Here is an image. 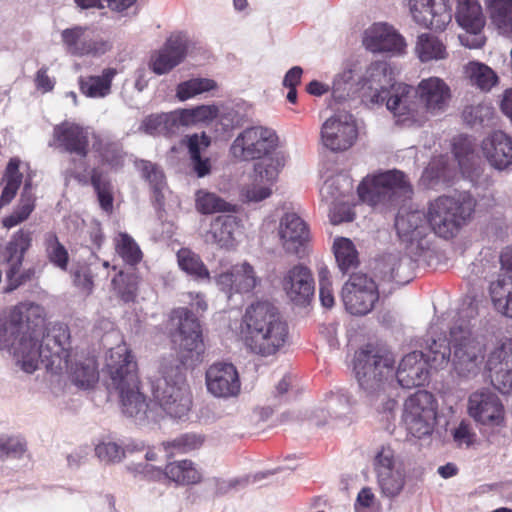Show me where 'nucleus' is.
Wrapping results in <instances>:
<instances>
[{
	"mask_svg": "<svg viewBox=\"0 0 512 512\" xmlns=\"http://www.w3.org/2000/svg\"><path fill=\"white\" fill-rule=\"evenodd\" d=\"M43 309L24 302L0 312V349L12 353L27 373H33L39 364L34 335H42Z\"/></svg>",
	"mask_w": 512,
	"mask_h": 512,
	"instance_id": "obj_1",
	"label": "nucleus"
},
{
	"mask_svg": "<svg viewBox=\"0 0 512 512\" xmlns=\"http://www.w3.org/2000/svg\"><path fill=\"white\" fill-rule=\"evenodd\" d=\"M239 334L251 352L267 357L285 345L289 332L276 306L269 301H256L246 308Z\"/></svg>",
	"mask_w": 512,
	"mask_h": 512,
	"instance_id": "obj_2",
	"label": "nucleus"
},
{
	"mask_svg": "<svg viewBox=\"0 0 512 512\" xmlns=\"http://www.w3.org/2000/svg\"><path fill=\"white\" fill-rule=\"evenodd\" d=\"M106 368L108 388L118 392L123 413L130 417H145L148 404L139 390L137 365L130 351L125 346L111 349Z\"/></svg>",
	"mask_w": 512,
	"mask_h": 512,
	"instance_id": "obj_3",
	"label": "nucleus"
},
{
	"mask_svg": "<svg viewBox=\"0 0 512 512\" xmlns=\"http://www.w3.org/2000/svg\"><path fill=\"white\" fill-rule=\"evenodd\" d=\"M475 208L476 200L470 193L440 196L430 202L426 218L436 235L450 239L472 219Z\"/></svg>",
	"mask_w": 512,
	"mask_h": 512,
	"instance_id": "obj_4",
	"label": "nucleus"
},
{
	"mask_svg": "<svg viewBox=\"0 0 512 512\" xmlns=\"http://www.w3.org/2000/svg\"><path fill=\"white\" fill-rule=\"evenodd\" d=\"M450 344L451 363L456 376L464 381L476 378L485 363V345L473 335L467 324L450 329Z\"/></svg>",
	"mask_w": 512,
	"mask_h": 512,
	"instance_id": "obj_5",
	"label": "nucleus"
},
{
	"mask_svg": "<svg viewBox=\"0 0 512 512\" xmlns=\"http://www.w3.org/2000/svg\"><path fill=\"white\" fill-rule=\"evenodd\" d=\"M395 359L390 352L367 346L354 355V372L359 386L367 394L382 391L392 377Z\"/></svg>",
	"mask_w": 512,
	"mask_h": 512,
	"instance_id": "obj_6",
	"label": "nucleus"
},
{
	"mask_svg": "<svg viewBox=\"0 0 512 512\" xmlns=\"http://www.w3.org/2000/svg\"><path fill=\"white\" fill-rule=\"evenodd\" d=\"M411 192L405 175L396 170L366 177L358 186L360 199L371 206H395Z\"/></svg>",
	"mask_w": 512,
	"mask_h": 512,
	"instance_id": "obj_7",
	"label": "nucleus"
},
{
	"mask_svg": "<svg viewBox=\"0 0 512 512\" xmlns=\"http://www.w3.org/2000/svg\"><path fill=\"white\" fill-rule=\"evenodd\" d=\"M53 136L65 152L78 156V159H71L68 173L80 184L87 185L89 183L86 174L88 168L86 157L89 154L88 131L79 124L64 121L54 127Z\"/></svg>",
	"mask_w": 512,
	"mask_h": 512,
	"instance_id": "obj_8",
	"label": "nucleus"
},
{
	"mask_svg": "<svg viewBox=\"0 0 512 512\" xmlns=\"http://www.w3.org/2000/svg\"><path fill=\"white\" fill-rule=\"evenodd\" d=\"M415 88L404 84L396 83L391 85L390 89H384L380 93L371 96V102L374 104H386L387 109L393 113L399 122L407 125L425 122L426 117L421 111Z\"/></svg>",
	"mask_w": 512,
	"mask_h": 512,
	"instance_id": "obj_9",
	"label": "nucleus"
},
{
	"mask_svg": "<svg viewBox=\"0 0 512 512\" xmlns=\"http://www.w3.org/2000/svg\"><path fill=\"white\" fill-rule=\"evenodd\" d=\"M45 320L43 319L42 335H34L36 353L39 352V362L47 369L62 370L68 368L70 356V331L65 324L53 325L45 334Z\"/></svg>",
	"mask_w": 512,
	"mask_h": 512,
	"instance_id": "obj_10",
	"label": "nucleus"
},
{
	"mask_svg": "<svg viewBox=\"0 0 512 512\" xmlns=\"http://www.w3.org/2000/svg\"><path fill=\"white\" fill-rule=\"evenodd\" d=\"M372 465L381 495L389 499L399 496L405 487L406 473L395 451L390 446H381Z\"/></svg>",
	"mask_w": 512,
	"mask_h": 512,
	"instance_id": "obj_11",
	"label": "nucleus"
},
{
	"mask_svg": "<svg viewBox=\"0 0 512 512\" xmlns=\"http://www.w3.org/2000/svg\"><path fill=\"white\" fill-rule=\"evenodd\" d=\"M32 242L31 232L20 230L8 242L5 252L6 291H12L30 281L35 274L33 268L22 270V262Z\"/></svg>",
	"mask_w": 512,
	"mask_h": 512,
	"instance_id": "obj_12",
	"label": "nucleus"
},
{
	"mask_svg": "<svg viewBox=\"0 0 512 512\" xmlns=\"http://www.w3.org/2000/svg\"><path fill=\"white\" fill-rule=\"evenodd\" d=\"M173 314L179 319L178 330L173 336V341L178 345L182 364H186L189 360H198L204 352L199 321L187 308H178Z\"/></svg>",
	"mask_w": 512,
	"mask_h": 512,
	"instance_id": "obj_13",
	"label": "nucleus"
},
{
	"mask_svg": "<svg viewBox=\"0 0 512 512\" xmlns=\"http://www.w3.org/2000/svg\"><path fill=\"white\" fill-rule=\"evenodd\" d=\"M379 298L377 286L365 274H353L342 288V300L352 315H366Z\"/></svg>",
	"mask_w": 512,
	"mask_h": 512,
	"instance_id": "obj_14",
	"label": "nucleus"
},
{
	"mask_svg": "<svg viewBox=\"0 0 512 512\" xmlns=\"http://www.w3.org/2000/svg\"><path fill=\"white\" fill-rule=\"evenodd\" d=\"M276 140V134L270 129L249 127L235 138L230 151L241 160L260 159L274 149Z\"/></svg>",
	"mask_w": 512,
	"mask_h": 512,
	"instance_id": "obj_15",
	"label": "nucleus"
},
{
	"mask_svg": "<svg viewBox=\"0 0 512 512\" xmlns=\"http://www.w3.org/2000/svg\"><path fill=\"white\" fill-rule=\"evenodd\" d=\"M152 393L155 400H164L169 394L174 395L181 409L192 404L189 387L179 365H161L160 376L152 383Z\"/></svg>",
	"mask_w": 512,
	"mask_h": 512,
	"instance_id": "obj_16",
	"label": "nucleus"
},
{
	"mask_svg": "<svg viewBox=\"0 0 512 512\" xmlns=\"http://www.w3.org/2000/svg\"><path fill=\"white\" fill-rule=\"evenodd\" d=\"M281 166L283 163L279 157L264 158L255 163L252 182L241 189L242 199L245 202H260L268 198Z\"/></svg>",
	"mask_w": 512,
	"mask_h": 512,
	"instance_id": "obj_17",
	"label": "nucleus"
},
{
	"mask_svg": "<svg viewBox=\"0 0 512 512\" xmlns=\"http://www.w3.org/2000/svg\"><path fill=\"white\" fill-rule=\"evenodd\" d=\"M357 138V128L353 116L347 112L327 119L321 128V141L331 151L349 149Z\"/></svg>",
	"mask_w": 512,
	"mask_h": 512,
	"instance_id": "obj_18",
	"label": "nucleus"
},
{
	"mask_svg": "<svg viewBox=\"0 0 512 512\" xmlns=\"http://www.w3.org/2000/svg\"><path fill=\"white\" fill-rule=\"evenodd\" d=\"M415 93L421 111L433 116L445 112L452 97L448 84L435 76L422 79L415 88Z\"/></svg>",
	"mask_w": 512,
	"mask_h": 512,
	"instance_id": "obj_19",
	"label": "nucleus"
},
{
	"mask_svg": "<svg viewBox=\"0 0 512 512\" xmlns=\"http://www.w3.org/2000/svg\"><path fill=\"white\" fill-rule=\"evenodd\" d=\"M426 215L421 211L399 213L395 219V228L402 242L415 251L429 248V226Z\"/></svg>",
	"mask_w": 512,
	"mask_h": 512,
	"instance_id": "obj_20",
	"label": "nucleus"
},
{
	"mask_svg": "<svg viewBox=\"0 0 512 512\" xmlns=\"http://www.w3.org/2000/svg\"><path fill=\"white\" fill-rule=\"evenodd\" d=\"M492 385L503 394L512 391V339L495 347L485 363Z\"/></svg>",
	"mask_w": 512,
	"mask_h": 512,
	"instance_id": "obj_21",
	"label": "nucleus"
},
{
	"mask_svg": "<svg viewBox=\"0 0 512 512\" xmlns=\"http://www.w3.org/2000/svg\"><path fill=\"white\" fill-rule=\"evenodd\" d=\"M468 411L475 421L483 425L504 424V407L499 397L489 390L472 393L468 400Z\"/></svg>",
	"mask_w": 512,
	"mask_h": 512,
	"instance_id": "obj_22",
	"label": "nucleus"
},
{
	"mask_svg": "<svg viewBox=\"0 0 512 512\" xmlns=\"http://www.w3.org/2000/svg\"><path fill=\"white\" fill-rule=\"evenodd\" d=\"M88 27L76 25L61 32V40L68 54L73 56H98L112 47L109 41L102 38H88Z\"/></svg>",
	"mask_w": 512,
	"mask_h": 512,
	"instance_id": "obj_23",
	"label": "nucleus"
},
{
	"mask_svg": "<svg viewBox=\"0 0 512 512\" xmlns=\"http://www.w3.org/2000/svg\"><path fill=\"white\" fill-rule=\"evenodd\" d=\"M206 386L215 397L236 396L241 387L236 367L226 362L214 363L206 371Z\"/></svg>",
	"mask_w": 512,
	"mask_h": 512,
	"instance_id": "obj_24",
	"label": "nucleus"
},
{
	"mask_svg": "<svg viewBox=\"0 0 512 512\" xmlns=\"http://www.w3.org/2000/svg\"><path fill=\"white\" fill-rule=\"evenodd\" d=\"M260 282L252 265L248 262L233 265L229 270L216 277L218 287L228 297L233 293H249Z\"/></svg>",
	"mask_w": 512,
	"mask_h": 512,
	"instance_id": "obj_25",
	"label": "nucleus"
},
{
	"mask_svg": "<svg viewBox=\"0 0 512 512\" xmlns=\"http://www.w3.org/2000/svg\"><path fill=\"white\" fill-rule=\"evenodd\" d=\"M413 19L426 28L443 30L451 22L450 9L442 1L409 0Z\"/></svg>",
	"mask_w": 512,
	"mask_h": 512,
	"instance_id": "obj_26",
	"label": "nucleus"
},
{
	"mask_svg": "<svg viewBox=\"0 0 512 512\" xmlns=\"http://www.w3.org/2000/svg\"><path fill=\"white\" fill-rule=\"evenodd\" d=\"M282 286L288 298L297 305L309 303L315 291L311 271L301 264L295 265L286 272Z\"/></svg>",
	"mask_w": 512,
	"mask_h": 512,
	"instance_id": "obj_27",
	"label": "nucleus"
},
{
	"mask_svg": "<svg viewBox=\"0 0 512 512\" xmlns=\"http://www.w3.org/2000/svg\"><path fill=\"white\" fill-rule=\"evenodd\" d=\"M187 43L181 35H171L162 48L151 54L149 67L157 75L166 74L185 58Z\"/></svg>",
	"mask_w": 512,
	"mask_h": 512,
	"instance_id": "obj_28",
	"label": "nucleus"
},
{
	"mask_svg": "<svg viewBox=\"0 0 512 512\" xmlns=\"http://www.w3.org/2000/svg\"><path fill=\"white\" fill-rule=\"evenodd\" d=\"M279 234L284 249L299 255L309 241L310 233L306 222L296 213H286L280 221Z\"/></svg>",
	"mask_w": 512,
	"mask_h": 512,
	"instance_id": "obj_29",
	"label": "nucleus"
},
{
	"mask_svg": "<svg viewBox=\"0 0 512 512\" xmlns=\"http://www.w3.org/2000/svg\"><path fill=\"white\" fill-rule=\"evenodd\" d=\"M363 43L371 52H391L400 54L406 43L404 38L387 24H375L365 33Z\"/></svg>",
	"mask_w": 512,
	"mask_h": 512,
	"instance_id": "obj_30",
	"label": "nucleus"
},
{
	"mask_svg": "<svg viewBox=\"0 0 512 512\" xmlns=\"http://www.w3.org/2000/svg\"><path fill=\"white\" fill-rule=\"evenodd\" d=\"M428 366L423 352L413 351L405 355L395 373L399 385L406 389L424 385L429 376Z\"/></svg>",
	"mask_w": 512,
	"mask_h": 512,
	"instance_id": "obj_31",
	"label": "nucleus"
},
{
	"mask_svg": "<svg viewBox=\"0 0 512 512\" xmlns=\"http://www.w3.org/2000/svg\"><path fill=\"white\" fill-rule=\"evenodd\" d=\"M482 151L488 162L498 170L512 164V140L502 131H495L485 138Z\"/></svg>",
	"mask_w": 512,
	"mask_h": 512,
	"instance_id": "obj_32",
	"label": "nucleus"
},
{
	"mask_svg": "<svg viewBox=\"0 0 512 512\" xmlns=\"http://www.w3.org/2000/svg\"><path fill=\"white\" fill-rule=\"evenodd\" d=\"M238 227L236 217L217 216L211 220L209 229L203 234L205 243L230 249L235 244L234 233Z\"/></svg>",
	"mask_w": 512,
	"mask_h": 512,
	"instance_id": "obj_33",
	"label": "nucleus"
},
{
	"mask_svg": "<svg viewBox=\"0 0 512 512\" xmlns=\"http://www.w3.org/2000/svg\"><path fill=\"white\" fill-rule=\"evenodd\" d=\"M455 18L471 34H479L485 25V17L478 0H458Z\"/></svg>",
	"mask_w": 512,
	"mask_h": 512,
	"instance_id": "obj_34",
	"label": "nucleus"
},
{
	"mask_svg": "<svg viewBox=\"0 0 512 512\" xmlns=\"http://www.w3.org/2000/svg\"><path fill=\"white\" fill-rule=\"evenodd\" d=\"M489 294L495 310L512 319V276L499 275L490 283Z\"/></svg>",
	"mask_w": 512,
	"mask_h": 512,
	"instance_id": "obj_35",
	"label": "nucleus"
},
{
	"mask_svg": "<svg viewBox=\"0 0 512 512\" xmlns=\"http://www.w3.org/2000/svg\"><path fill=\"white\" fill-rule=\"evenodd\" d=\"M117 73L115 68H105L99 76H81L80 91L90 98H104L111 93L112 81Z\"/></svg>",
	"mask_w": 512,
	"mask_h": 512,
	"instance_id": "obj_36",
	"label": "nucleus"
},
{
	"mask_svg": "<svg viewBox=\"0 0 512 512\" xmlns=\"http://www.w3.org/2000/svg\"><path fill=\"white\" fill-rule=\"evenodd\" d=\"M186 143L193 171L198 177H204L210 174V159L208 157L201 156V153L204 152L211 144L210 137L205 133H202L201 135L193 134L187 137Z\"/></svg>",
	"mask_w": 512,
	"mask_h": 512,
	"instance_id": "obj_37",
	"label": "nucleus"
},
{
	"mask_svg": "<svg viewBox=\"0 0 512 512\" xmlns=\"http://www.w3.org/2000/svg\"><path fill=\"white\" fill-rule=\"evenodd\" d=\"M392 70L387 62L376 61L369 65L363 77V87L370 90V97L384 89H390L392 83Z\"/></svg>",
	"mask_w": 512,
	"mask_h": 512,
	"instance_id": "obj_38",
	"label": "nucleus"
},
{
	"mask_svg": "<svg viewBox=\"0 0 512 512\" xmlns=\"http://www.w3.org/2000/svg\"><path fill=\"white\" fill-rule=\"evenodd\" d=\"M415 53L423 63L444 60L449 55L443 41L431 33H422L417 37Z\"/></svg>",
	"mask_w": 512,
	"mask_h": 512,
	"instance_id": "obj_39",
	"label": "nucleus"
},
{
	"mask_svg": "<svg viewBox=\"0 0 512 512\" xmlns=\"http://www.w3.org/2000/svg\"><path fill=\"white\" fill-rule=\"evenodd\" d=\"M453 153L464 174H476L480 159L475 152V143L470 137L461 135L455 138Z\"/></svg>",
	"mask_w": 512,
	"mask_h": 512,
	"instance_id": "obj_40",
	"label": "nucleus"
},
{
	"mask_svg": "<svg viewBox=\"0 0 512 512\" xmlns=\"http://www.w3.org/2000/svg\"><path fill=\"white\" fill-rule=\"evenodd\" d=\"M35 200L36 197L32 192L31 182L27 180L24 184L18 205L10 215L3 218V226L10 229L27 220L35 208Z\"/></svg>",
	"mask_w": 512,
	"mask_h": 512,
	"instance_id": "obj_41",
	"label": "nucleus"
},
{
	"mask_svg": "<svg viewBox=\"0 0 512 512\" xmlns=\"http://www.w3.org/2000/svg\"><path fill=\"white\" fill-rule=\"evenodd\" d=\"M42 247L49 263L62 271L67 270L69 253L67 248L60 242L56 232L48 231L43 234Z\"/></svg>",
	"mask_w": 512,
	"mask_h": 512,
	"instance_id": "obj_42",
	"label": "nucleus"
},
{
	"mask_svg": "<svg viewBox=\"0 0 512 512\" xmlns=\"http://www.w3.org/2000/svg\"><path fill=\"white\" fill-rule=\"evenodd\" d=\"M195 208L204 215L237 211L235 204L205 189H199L195 192Z\"/></svg>",
	"mask_w": 512,
	"mask_h": 512,
	"instance_id": "obj_43",
	"label": "nucleus"
},
{
	"mask_svg": "<svg viewBox=\"0 0 512 512\" xmlns=\"http://www.w3.org/2000/svg\"><path fill=\"white\" fill-rule=\"evenodd\" d=\"M465 77L472 86L482 91H490L498 82L497 74L486 64L471 61L464 67Z\"/></svg>",
	"mask_w": 512,
	"mask_h": 512,
	"instance_id": "obj_44",
	"label": "nucleus"
},
{
	"mask_svg": "<svg viewBox=\"0 0 512 512\" xmlns=\"http://www.w3.org/2000/svg\"><path fill=\"white\" fill-rule=\"evenodd\" d=\"M486 6L493 24L512 37V0H486Z\"/></svg>",
	"mask_w": 512,
	"mask_h": 512,
	"instance_id": "obj_45",
	"label": "nucleus"
},
{
	"mask_svg": "<svg viewBox=\"0 0 512 512\" xmlns=\"http://www.w3.org/2000/svg\"><path fill=\"white\" fill-rule=\"evenodd\" d=\"M165 475L177 484H196L201 480L200 472L190 460L170 462L165 467Z\"/></svg>",
	"mask_w": 512,
	"mask_h": 512,
	"instance_id": "obj_46",
	"label": "nucleus"
},
{
	"mask_svg": "<svg viewBox=\"0 0 512 512\" xmlns=\"http://www.w3.org/2000/svg\"><path fill=\"white\" fill-rule=\"evenodd\" d=\"M70 377L79 388H92L99 380V373L94 359L87 358L84 361L75 362L71 367Z\"/></svg>",
	"mask_w": 512,
	"mask_h": 512,
	"instance_id": "obj_47",
	"label": "nucleus"
},
{
	"mask_svg": "<svg viewBox=\"0 0 512 512\" xmlns=\"http://www.w3.org/2000/svg\"><path fill=\"white\" fill-rule=\"evenodd\" d=\"M335 258L340 270L344 273L359 264L358 252L353 242L344 237L336 238L333 243Z\"/></svg>",
	"mask_w": 512,
	"mask_h": 512,
	"instance_id": "obj_48",
	"label": "nucleus"
},
{
	"mask_svg": "<svg viewBox=\"0 0 512 512\" xmlns=\"http://www.w3.org/2000/svg\"><path fill=\"white\" fill-rule=\"evenodd\" d=\"M437 414V404L432 393L419 390L411 395L404 404V414Z\"/></svg>",
	"mask_w": 512,
	"mask_h": 512,
	"instance_id": "obj_49",
	"label": "nucleus"
},
{
	"mask_svg": "<svg viewBox=\"0 0 512 512\" xmlns=\"http://www.w3.org/2000/svg\"><path fill=\"white\" fill-rule=\"evenodd\" d=\"M20 160L12 158L8 162L3 176L5 186L3 188L0 203L2 205L9 204L15 197L23 179V175L19 172Z\"/></svg>",
	"mask_w": 512,
	"mask_h": 512,
	"instance_id": "obj_50",
	"label": "nucleus"
},
{
	"mask_svg": "<svg viewBox=\"0 0 512 512\" xmlns=\"http://www.w3.org/2000/svg\"><path fill=\"white\" fill-rule=\"evenodd\" d=\"M452 354V345L446 343L445 339H431L428 343L426 353H423L424 360L430 368L442 369L449 363Z\"/></svg>",
	"mask_w": 512,
	"mask_h": 512,
	"instance_id": "obj_51",
	"label": "nucleus"
},
{
	"mask_svg": "<svg viewBox=\"0 0 512 512\" xmlns=\"http://www.w3.org/2000/svg\"><path fill=\"white\" fill-rule=\"evenodd\" d=\"M94 148L99 153L103 162L111 167H121L124 163L125 152L119 141L104 140L101 137H94Z\"/></svg>",
	"mask_w": 512,
	"mask_h": 512,
	"instance_id": "obj_52",
	"label": "nucleus"
},
{
	"mask_svg": "<svg viewBox=\"0 0 512 512\" xmlns=\"http://www.w3.org/2000/svg\"><path fill=\"white\" fill-rule=\"evenodd\" d=\"M204 436L196 433L182 434L172 441L163 443L168 457L171 458L176 454H185L193 450L199 449L204 443Z\"/></svg>",
	"mask_w": 512,
	"mask_h": 512,
	"instance_id": "obj_53",
	"label": "nucleus"
},
{
	"mask_svg": "<svg viewBox=\"0 0 512 512\" xmlns=\"http://www.w3.org/2000/svg\"><path fill=\"white\" fill-rule=\"evenodd\" d=\"M117 296L125 303L133 302L137 297L138 277L134 273L119 272L111 282Z\"/></svg>",
	"mask_w": 512,
	"mask_h": 512,
	"instance_id": "obj_54",
	"label": "nucleus"
},
{
	"mask_svg": "<svg viewBox=\"0 0 512 512\" xmlns=\"http://www.w3.org/2000/svg\"><path fill=\"white\" fill-rule=\"evenodd\" d=\"M178 264L187 274L196 279H209L210 274L200 256L189 249H181L177 253Z\"/></svg>",
	"mask_w": 512,
	"mask_h": 512,
	"instance_id": "obj_55",
	"label": "nucleus"
},
{
	"mask_svg": "<svg viewBox=\"0 0 512 512\" xmlns=\"http://www.w3.org/2000/svg\"><path fill=\"white\" fill-rule=\"evenodd\" d=\"M115 249L123 261L131 266L138 264L143 257L135 240L127 233H119L115 238Z\"/></svg>",
	"mask_w": 512,
	"mask_h": 512,
	"instance_id": "obj_56",
	"label": "nucleus"
},
{
	"mask_svg": "<svg viewBox=\"0 0 512 512\" xmlns=\"http://www.w3.org/2000/svg\"><path fill=\"white\" fill-rule=\"evenodd\" d=\"M90 183L97 193L101 208L106 212H111L113 209V195L110 181L99 169L94 168L90 174Z\"/></svg>",
	"mask_w": 512,
	"mask_h": 512,
	"instance_id": "obj_57",
	"label": "nucleus"
},
{
	"mask_svg": "<svg viewBox=\"0 0 512 512\" xmlns=\"http://www.w3.org/2000/svg\"><path fill=\"white\" fill-rule=\"evenodd\" d=\"M437 414H411L403 415L407 430L416 438H423L430 435L436 424Z\"/></svg>",
	"mask_w": 512,
	"mask_h": 512,
	"instance_id": "obj_58",
	"label": "nucleus"
},
{
	"mask_svg": "<svg viewBox=\"0 0 512 512\" xmlns=\"http://www.w3.org/2000/svg\"><path fill=\"white\" fill-rule=\"evenodd\" d=\"M141 129L149 135H174L170 113L147 116L142 122Z\"/></svg>",
	"mask_w": 512,
	"mask_h": 512,
	"instance_id": "obj_59",
	"label": "nucleus"
},
{
	"mask_svg": "<svg viewBox=\"0 0 512 512\" xmlns=\"http://www.w3.org/2000/svg\"><path fill=\"white\" fill-rule=\"evenodd\" d=\"M215 87L216 83L211 79L194 78L178 84L176 95L181 101H185L197 94L210 91Z\"/></svg>",
	"mask_w": 512,
	"mask_h": 512,
	"instance_id": "obj_60",
	"label": "nucleus"
},
{
	"mask_svg": "<svg viewBox=\"0 0 512 512\" xmlns=\"http://www.w3.org/2000/svg\"><path fill=\"white\" fill-rule=\"evenodd\" d=\"M411 259L402 257L399 253L385 255L377 264L378 268L389 278L401 282V269L410 266Z\"/></svg>",
	"mask_w": 512,
	"mask_h": 512,
	"instance_id": "obj_61",
	"label": "nucleus"
},
{
	"mask_svg": "<svg viewBox=\"0 0 512 512\" xmlns=\"http://www.w3.org/2000/svg\"><path fill=\"white\" fill-rule=\"evenodd\" d=\"M493 116L494 109L486 104L466 106L462 112L463 120L470 126L488 125Z\"/></svg>",
	"mask_w": 512,
	"mask_h": 512,
	"instance_id": "obj_62",
	"label": "nucleus"
},
{
	"mask_svg": "<svg viewBox=\"0 0 512 512\" xmlns=\"http://www.w3.org/2000/svg\"><path fill=\"white\" fill-rule=\"evenodd\" d=\"M137 167L141 171L142 176L149 182L154 193L156 195L160 194L165 185V177L159 166L150 161L141 160L137 163Z\"/></svg>",
	"mask_w": 512,
	"mask_h": 512,
	"instance_id": "obj_63",
	"label": "nucleus"
},
{
	"mask_svg": "<svg viewBox=\"0 0 512 512\" xmlns=\"http://www.w3.org/2000/svg\"><path fill=\"white\" fill-rule=\"evenodd\" d=\"M97 457L104 462H118L125 456V451L114 442H102L95 447Z\"/></svg>",
	"mask_w": 512,
	"mask_h": 512,
	"instance_id": "obj_64",
	"label": "nucleus"
}]
</instances>
